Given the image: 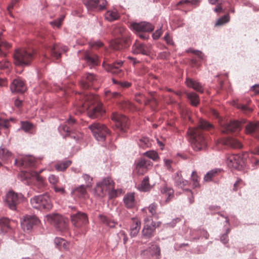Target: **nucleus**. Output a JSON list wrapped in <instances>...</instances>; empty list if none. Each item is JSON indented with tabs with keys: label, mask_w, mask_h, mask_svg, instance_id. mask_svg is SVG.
<instances>
[{
	"label": "nucleus",
	"mask_w": 259,
	"mask_h": 259,
	"mask_svg": "<svg viewBox=\"0 0 259 259\" xmlns=\"http://www.w3.org/2000/svg\"><path fill=\"white\" fill-rule=\"evenodd\" d=\"M152 166V162L148 159L141 158L136 165L135 172L139 176H143L147 172L150 167Z\"/></svg>",
	"instance_id": "ddd939ff"
},
{
	"label": "nucleus",
	"mask_w": 259,
	"mask_h": 259,
	"mask_svg": "<svg viewBox=\"0 0 259 259\" xmlns=\"http://www.w3.org/2000/svg\"><path fill=\"white\" fill-rule=\"evenodd\" d=\"M237 107L246 113L251 112V109L245 105L238 104Z\"/></svg>",
	"instance_id": "69168bd1"
},
{
	"label": "nucleus",
	"mask_w": 259,
	"mask_h": 259,
	"mask_svg": "<svg viewBox=\"0 0 259 259\" xmlns=\"http://www.w3.org/2000/svg\"><path fill=\"white\" fill-rule=\"evenodd\" d=\"M112 119L115 121V125L120 131L125 132L128 127L127 118L122 114L113 113L111 116Z\"/></svg>",
	"instance_id": "f8f14e48"
},
{
	"label": "nucleus",
	"mask_w": 259,
	"mask_h": 259,
	"mask_svg": "<svg viewBox=\"0 0 259 259\" xmlns=\"http://www.w3.org/2000/svg\"><path fill=\"white\" fill-rule=\"evenodd\" d=\"M187 96L192 105L196 106L199 104V99L197 94L194 93H187Z\"/></svg>",
	"instance_id": "a19ab883"
},
{
	"label": "nucleus",
	"mask_w": 259,
	"mask_h": 259,
	"mask_svg": "<svg viewBox=\"0 0 259 259\" xmlns=\"http://www.w3.org/2000/svg\"><path fill=\"white\" fill-rule=\"evenodd\" d=\"M71 164L70 160H66L60 163H58L56 165V168L58 171H64Z\"/></svg>",
	"instance_id": "de8ad7c7"
},
{
	"label": "nucleus",
	"mask_w": 259,
	"mask_h": 259,
	"mask_svg": "<svg viewBox=\"0 0 259 259\" xmlns=\"http://www.w3.org/2000/svg\"><path fill=\"white\" fill-rule=\"evenodd\" d=\"M241 129V123L237 121H230L224 124L222 127V132L226 134L237 133Z\"/></svg>",
	"instance_id": "4be33fe9"
},
{
	"label": "nucleus",
	"mask_w": 259,
	"mask_h": 259,
	"mask_svg": "<svg viewBox=\"0 0 259 259\" xmlns=\"http://www.w3.org/2000/svg\"><path fill=\"white\" fill-rule=\"evenodd\" d=\"M161 192L162 194H165L167 196L166 201H169L171 197L174 196V191L173 189L167 186H164L163 188H162Z\"/></svg>",
	"instance_id": "49530a36"
},
{
	"label": "nucleus",
	"mask_w": 259,
	"mask_h": 259,
	"mask_svg": "<svg viewBox=\"0 0 259 259\" xmlns=\"http://www.w3.org/2000/svg\"><path fill=\"white\" fill-rule=\"evenodd\" d=\"M67 51V47L55 44L53 47L47 48V52L44 55V57L48 59L49 58L48 55H49L52 59L58 60L61 58L62 52H66Z\"/></svg>",
	"instance_id": "9d476101"
},
{
	"label": "nucleus",
	"mask_w": 259,
	"mask_h": 259,
	"mask_svg": "<svg viewBox=\"0 0 259 259\" xmlns=\"http://www.w3.org/2000/svg\"><path fill=\"white\" fill-rule=\"evenodd\" d=\"M15 164L17 165L25 167H33L35 164L34 158L30 156L24 157L20 160L15 159Z\"/></svg>",
	"instance_id": "cd10ccee"
},
{
	"label": "nucleus",
	"mask_w": 259,
	"mask_h": 259,
	"mask_svg": "<svg viewBox=\"0 0 259 259\" xmlns=\"http://www.w3.org/2000/svg\"><path fill=\"white\" fill-rule=\"evenodd\" d=\"M230 21V16L229 14H227L219 18L215 23V26L223 25Z\"/></svg>",
	"instance_id": "603ef678"
},
{
	"label": "nucleus",
	"mask_w": 259,
	"mask_h": 259,
	"mask_svg": "<svg viewBox=\"0 0 259 259\" xmlns=\"http://www.w3.org/2000/svg\"><path fill=\"white\" fill-rule=\"evenodd\" d=\"M119 238H123V243L125 244L127 241V237L125 234V232L124 231H120L119 233L118 234Z\"/></svg>",
	"instance_id": "338daca9"
},
{
	"label": "nucleus",
	"mask_w": 259,
	"mask_h": 259,
	"mask_svg": "<svg viewBox=\"0 0 259 259\" xmlns=\"http://www.w3.org/2000/svg\"><path fill=\"white\" fill-rule=\"evenodd\" d=\"M22 128L26 132H30L33 128V125L32 124L28 121L21 122Z\"/></svg>",
	"instance_id": "6e6d98bb"
},
{
	"label": "nucleus",
	"mask_w": 259,
	"mask_h": 259,
	"mask_svg": "<svg viewBox=\"0 0 259 259\" xmlns=\"http://www.w3.org/2000/svg\"><path fill=\"white\" fill-rule=\"evenodd\" d=\"M160 254L159 247L156 244H152L150 247L143 250L141 255L148 258L152 257L153 259H158Z\"/></svg>",
	"instance_id": "412c9836"
},
{
	"label": "nucleus",
	"mask_w": 259,
	"mask_h": 259,
	"mask_svg": "<svg viewBox=\"0 0 259 259\" xmlns=\"http://www.w3.org/2000/svg\"><path fill=\"white\" fill-rule=\"evenodd\" d=\"M138 189L141 191L147 192L152 188V186L149 183V178L145 177L142 180L141 183L138 186Z\"/></svg>",
	"instance_id": "e433bc0d"
},
{
	"label": "nucleus",
	"mask_w": 259,
	"mask_h": 259,
	"mask_svg": "<svg viewBox=\"0 0 259 259\" xmlns=\"http://www.w3.org/2000/svg\"><path fill=\"white\" fill-rule=\"evenodd\" d=\"M53 188L55 192L56 193H59L61 194H64L66 193V191L64 187H59L57 185H56L55 186H53Z\"/></svg>",
	"instance_id": "0e129e2a"
},
{
	"label": "nucleus",
	"mask_w": 259,
	"mask_h": 259,
	"mask_svg": "<svg viewBox=\"0 0 259 259\" xmlns=\"http://www.w3.org/2000/svg\"><path fill=\"white\" fill-rule=\"evenodd\" d=\"M113 33L116 38L122 39V41L125 43H128L130 41V36L126 29L123 27H116L113 31Z\"/></svg>",
	"instance_id": "393cba45"
},
{
	"label": "nucleus",
	"mask_w": 259,
	"mask_h": 259,
	"mask_svg": "<svg viewBox=\"0 0 259 259\" xmlns=\"http://www.w3.org/2000/svg\"><path fill=\"white\" fill-rule=\"evenodd\" d=\"M114 183L109 178H107L102 180V182L97 184L95 188V193L100 197L105 196L108 191L114 189Z\"/></svg>",
	"instance_id": "0eeeda50"
},
{
	"label": "nucleus",
	"mask_w": 259,
	"mask_h": 259,
	"mask_svg": "<svg viewBox=\"0 0 259 259\" xmlns=\"http://www.w3.org/2000/svg\"><path fill=\"white\" fill-rule=\"evenodd\" d=\"M212 127V125L210 123L201 119L197 127L189 130L188 133L191 136L192 146L195 151L202 150L206 148L207 139L203 131L209 130Z\"/></svg>",
	"instance_id": "f03ea898"
},
{
	"label": "nucleus",
	"mask_w": 259,
	"mask_h": 259,
	"mask_svg": "<svg viewBox=\"0 0 259 259\" xmlns=\"http://www.w3.org/2000/svg\"><path fill=\"white\" fill-rule=\"evenodd\" d=\"M10 89L12 93H23L27 88L24 81L20 78L17 77L13 79L10 84Z\"/></svg>",
	"instance_id": "6ab92c4d"
},
{
	"label": "nucleus",
	"mask_w": 259,
	"mask_h": 259,
	"mask_svg": "<svg viewBox=\"0 0 259 259\" xmlns=\"http://www.w3.org/2000/svg\"><path fill=\"white\" fill-rule=\"evenodd\" d=\"M39 223L38 218L34 215H26L24 217L22 226L24 230H30L32 227Z\"/></svg>",
	"instance_id": "b1692460"
},
{
	"label": "nucleus",
	"mask_w": 259,
	"mask_h": 259,
	"mask_svg": "<svg viewBox=\"0 0 259 259\" xmlns=\"http://www.w3.org/2000/svg\"><path fill=\"white\" fill-rule=\"evenodd\" d=\"M227 164L231 168L240 170L243 167L244 161L241 155L232 154L228 156Z\"/></svg>",
	"instance_id": "9b49d317"
},
{
	"label": "nucleus",
	"mask_w": 259,
	"mask_h": 259,
	"mask_svg": "<svg viewBox=\"0 0 259 259\" xmlns=\"http://www.w3.org/2000/svg\"><path fill=\"white\" fill-rule=\"evenodd\" d=\"M130 28L136 32H151L154 29V26L151 24L146 22H132L130 24Z\"/></svg>",
	"instance_id": "dca6fc26"
},
{
	"label": "nucleus",
	"mask_w": 259,
	"mask_h": 259,
	"mask_svg": "<svg viewBox=\"0 0 259 259\" xmlns=\"http://www.w3.org/2000/svg\"><path fill=\"white\" fill-rule=\"evenodd\" d=\"M47 221L54 225L57 229L61 232L67 229V221L61 215L58 214H52L47 215Z\"/></svg>",
	"instance_id": "423d86ee"
},
{
	"label": "nucleus",
	"mask_w": 259,
	"mask_h": 259,
	"mask_svg": "<svg viewBox=\"0 0 259 259\" xmlns=\"http://www.w3.org/2000/svg\"><path fill=\"white\" fill-rule=\"evenodd\" d=\"M12 154L8 149L1 147L0 148V158L4 161H8L12 157Z\"/></svg>",
	"instance_id": "ea45409f"
},
{
	"label": "nucleus",
	"mask_w": 259,
	"mask_h": 259,
	"mask_svg": "<svg viewBox=\"0 0 259 259\" xmlns=\"http://www.w3.org/2000/svg\"><path fill=\"white\" fill-rule=\"evenodd\" d=\"M151 144L147 138H143L139 140V145L143 148L149 147Z\"/></svg>",
	"instance_id": "5fc2aeb1"
},
{
	"label": "nucleus",
	"mask_w": 259,
	"mask_h": 259,
	"mask_svg": "<svg viewBox=\"0 0 259 259\" xmlns=\"http://www.w3.org/2000/svg\"><path fill=\"white\" fill-rule=\"evenodd\" d=\"M83 3L89 10L99 11L105 9L107 2L106 0H84Z\"/></svg>",
	"instance_id": "4468645a"
},
{
	"label": "nucleus",
	"mask_w": 259,
	"mask_h": 259,
	"mask_svg": "<svg viewBox=\"0 0 259 259\" xmlns=\"http://www.w3.org/2000/svg\"><path fill=\"white\" fill-rule=\"evenodd\" d=\"M123 62L122 61H119L112 64H103V66L104 68L108 71L110 72L112 74H116L119 76L123 75L122 70L120 69V67L122 65Z\"/></svg>",
	"instance_id": "5701e85b"
},
{
	"label": "nucleus",
	"mask_w": 259,
	"mask_h": 259,
	"mask_svg": "<svg viewBox=\"0 0 259 259\" xmlns=\"http://www.w3.org/2000/svg\"><path fill=\"white\" fill-rule=\"evenodd\" d=\"M10 65V62L7 59L2 60L0 61V69H4L5 68H9Z\"/></svg>",
	"instance_id": "e2e57ef3"
},
{
	"label": "nucleus",
	"mask_w": 259,
	"mask_h": 259,
	"mask_svg": "<svg viewBox=\"0 0 259 259\" xmlns=\"http://www.w3.org/2000/svg\"><path fill=\"white\" fill-rule=\"evenodd\" d=\"M42 170L39 172L33 170L31 171L30 174L31 177H33L35 179L36 183V185L40 190H42L46 185L44 179L39 175V173Z\"/></svg>",
	"instance_id": "c756f323"
},
{
	"label": "nucleus",
	"mask_w": 259,
	"mask_h": 259,
	"mask_svg": "<svg viewBox=\"0 0 259 259\" xmlns=\"http://www.w3.org/2000/svg\"><path fill=\"white\" fill-rule=\"evenodd\" d=\"M104 94L107 99H110L111 98H117L120 96V93L116 92H112L109 90L105 91Z\"/></svg>",
	"instance_id": "864d4df0"
},
{
	"label": "nucleus",
	"mask_w": 259,
	"mask_h": 259,
	"mask_svg": "<svg viewBox=\"0 0 259 259\" xmlns=\"http://www.w3.org/2000/svg\"><path fill=\"white\" fill-rule=\"evenodd\" d=\"M10 126V123L9 120L7 119H4L2 118H0V128L4 127L6 129L9 128Z\"/></svg>",
	"instance_id": "680f3d73"
},
{
	"label": "nucleus",
	"mask_w": 259,
	"mask_h": 259,
	"mask_svg": "<svg viewBox=\"0 0 259 259\" xmlns=\"http://www.w3.org/2000/svg\"><path fill=\"white\" fill-rule=\"evenodd\" d=\"M186 83L187 87L191 88L197 92L200 93H202L203 92V89L202 85L199 82L195 80L190 78H187L186 80Z\"/></svg>",
	"instance_id": "f704fd0d"
},
{
	"label": "nucleus",
	"mask_w": 259,
	"mask_h": 259,
	"mask_svg": "<svg viewBox=\"0 0 259 259\" xmlns=\"http://www.w3.org/2000/svg\"><path fill=\"white\" fill-rule=\"evenodd\" d=\"M222 143L224 145L230 146L233 148H241L242 147L241 143L234 138H227L222 140Z\"/></svg>",
	"instance_id": "c9c22d12"
},
{
	"label": "nucleus",
	"mask_w": 259,
	"mask_h": 259,
	"mask_svg": "<svg viewBox=\"0 0 259 259\" xmlns=\"http://www.w3.org/2000/svg\"><path fill=\"white\" fill-rule=\"evenodd\" d=\"M141 228V222L137 218H133L131 221L130 235L131 237L136 236Z\"/></svg>",
	"instance_id": "c85d7f7f"
},
{
	"label": "nucleus",
	"mask_w": 259,
	"mask_h": 259,
	"mask_svg": "<svg viewBox=\"0 0 259 259\" xmlns=\"http://www.w3.org/2000/svg\"><path fill=\"white\" fill-rule=\"evenodd\" d=\"M220 172V170L217 169H214L208 171L204 178V180L205 181H211V179L216 177L219 172Z\"/></svg>",
	"instance_id": "09e8293b"
},
{
	"label": "nucleus",
	"mask_w": 259,
	"mask_h": 259,
	"mask_svg": "<svg viewBox=\"0 0 259 259\" xmlns=\"http://www.w3.org/2000/svg\"><path fill=\"white\" fill-rule=\"evenodd\" d=\"M58 129L62 136L64 137L70 136L71 137H73L74 139L76 138L73 135V134L71 133L70 127L67 124H64L61 125L59 127Z\"/></svg>",
	"instance_id": "58836bf2"
},
{
	"label": "nucleus",
	"mask_w": 259,
	"mask_h": 259,
	"mask_svg": "<svg viewBox=\"0 0 259 259\" xmlns=\"http://www.w3.org/2000/svg\"><path fill=\"white\" fill-rule=\"evenodd\" d=\"M71 222L75 227L80 228L88 223V219L85 213L78 212L71 215Z\"/></svg>",
	"instance_id": "f3484780"
},
{
	"label": "nucleus",
	"mask_w": 259,
	"mask_h": 259,
	"mask_svg": "<svg viewBox=\"0 0 259 259\" xmlns=\"http://www.w3.org/2000/svg\"><path fill=\"white\" fill-rule=\"evenodd\" d=\"M89 128L98 141H104L110 132L109 130L105 124L100 122L93 123L89 126Z\"/></svg>",
	"instance_id": "39448f33"
},
{
	"label": "nucleus",
	"mask_w": 259,
	"mask_h": 259,
	"mask_svg": "<svg viewBox=\"0 0 259 259\" xmlns=\"http://www.w3.org/2000/svg\"><path fill=\"white\" fill-rule=\"evenodd\" d=\"M22 199L23 195L21 194H17L10 191L6 194L5 203L11 209L15 210Z\"/></svg>",
	"instance_id": "1a4fd4ad"
},
{
	"label": "nucleus",
	"mask_w": 259,
	"mask_h": 259,
	"mask_svg": "<svg viewBox=\"0 0 259 259\" xmlns=\"http://www.w3.org/2000/svg\"><path fill=\"white\" fill-rule=\"evenodd\" d=\"M132 52L134 54L149 56L151 53V49L150 46L136 40L132 46Z\"/></svg>",
	"instance_id": "2eb2a0df"
},
{
	"label": "nucleus",
	"mask_w": 259,
	"mask_h": 259,
	"mask_svg": "<svg viewBox=\"0 0 259 259\" xmlns=\"http://www.w3.org/2000/svg\"><path fill=\"white\" fill-rule=\"evenodd\" d=\"M34 52L31 50L18 49L14 55V63L17 65L29 64L34 58Z\"/></svg>",
	"instance_id": "20e7f679"
},
{
	"label": "nucleus",
	"mask_w": 259,
	"mask_h": 259,
	"mask_svg": "<svg viewBox=\"0 0 259 259\" xmlns=\"http://www.w3.org/2000/svg\"><path fill=\"white\" fill-rule=\"evenodd\" d=\"M151 98L146 99V98L142 94H137L135 96L136 101L139 103L144 102L145 105H150L152 107H154L157 105V101L156 98V93H150Z\"/></svg>",
	"instance_id": "a211bd4d"
},
{
	"label": "nucleus",
	"mask_w": 259,
	"mask_h": 259,
	"mask_svg": "<svg viewBox=\"0 0 259 259\" xmlns=\"http://www.w3.org/2000/svg\"><path fill=\"white\" fill-rule=\"evenodd\" d=\"M245 131L256 139H259V122H250L245 126Z\"/></svg>",
	"instance_id": "a878e982"
},
{
	"label": "nucleus",
	"mask_w": 259,
	"mask_h": 259,
	"mask_svg": "<svg viewBox=\"0 0 259 259\" xmlns=\"http://www.w3.org/2000/svg\"><path fill=\"white\" fill-rule=\"evenodd\" d=\"M174 181L175 186L182 189H185V187L188 184V182L182 178L181 172H177L176 174Z\"/></svg>",
	"instance_id": "2f4dec72"
},
{
	"label": "nucleus",
	"mask_w": 259,
	"mask_h": 259,
	"mask_svg": "<svg viewBox=\"0 0 259 259\" xmlns=\"http://www.w3.org/2000/svg\"><path fill=\"white\" fill-rule=\"evenodd\" d=\"M144 155L147 156L148 157L155 161L157 160V159L159 158L157 152L154 151H147L144 153Z\"/></svg>",
	"instance_id": "4d7b16f0"
},
{
	"label": "nucleus",
	"mask_w": 259,
	"mask_h": 259,
	"mask_svg": "<svg viewBox=\"0 0 259 259\" xmlns=\"http://www.w3.org/2000/svg\"><path fill=\"white\" fill-rule=\"evenodd\" d=\"M10 220L6 218L0 219V234L6 233L10 228Z\"/></svg>",
	"instance_id": "4c0bfd02"
},
{
	"label": "nucleus",
	"mask_w": 259,
	"mask_h": 259,
	"mask_svg": "<svg viewBox=\"0 0 259 259\" xmlns=\"http://www.w3.org/2000/svg\"><path fill=\"white\" fill-rule=\"evenodd\" d=\"M199 1L198 0H193L192 1H190L189 0H182L177 4V6L184 4H188L190 3L192 5H197Z\"/></svg>",
	"instance_id": "052dcab7"
},
{
	"label": "nucleus",
	"mask_w": 259,
	"mask_h": 259,
	"mask_svg": "<svg viewBox=\"0 0 259 259\" xmlns=\"http://www.w3.org/2000/svg\"><path fill=\"white\" fill-rule=\"evenodd\" d=\"M83 59L86 61L87 63L93 67L99 64V60L98 56L91 52H85L83 54Z\"/></svg>",
	"instance_id": "bb28decb"
},
{
	"label": "nucleus",
	"mask_w": 259,
	"mask_h": 259,
	"mask_svg": "<svg viewBox=\"0 0 259 259\" xmlns=\"http://www.w3.org/2000/svg\"><path fill=\"white\" fill-rule=\"evenodd\" d=\"M99 81V78L93 73H88L81 80V86L85 89L96 85Z\"/></svg>",
	"instance_id": "aec40b11"
},
{
	"label": "nucleus",
	"mask_w": 259,
	"mask_h": 259,
	"mask_svg": "<svg viewBox=\"0 0 259 259\" xmlns=\"http://www.w3.org/2000/svg\"><path fill=\"white\" fill-rule=\"evenodd\" d=\"M31 206L40 210H50L53 207V204L48 193L34 196L30 199Z\"/></svg>",
	"instance_id": "7ed1b4c3"
},
{
	"label": "nucleus",
	"mask_w": 259,
	"mask_h": 259,
	"mask_svg": "<svg viewBox=\"0 0 259 259\" xmlns=\"http://www.w3.org/2000/svg\"><path fill=\"white\" fill-rule=\"evenodd\" d=\"M128 43H125L122 41V39L116 38L110 42L111 47L115 50H119L123 48H126Z\"/></svg>",
	"instance_id": "72a5a7b5"
},
{
	"label": "nucleus",
	"mask_w": 259,
	"mask_h": 259,
	"mask_svg": "<svg viewBox=\"0 0 259 259\" xmlns=\"http://www.w3.org/2000/svg\"><path fill=\"white\" fill-rule=\"evenodd\" d=\"M112 81L113 83L118 84L120 88L122 89H127L131 87L132 83L127 81H117L113 78Z\"/></svg>",
	"instance_id": "8fccbe9b"
},
{
	"label": "nucleus",
	"mask_w": 259,
	"mask_h": 259,
	"mask_svg": "<svg viewBox=\"0 0 259 259\" xmlns=\"http://www.w3.org/2000/svg\"><path fill=\"white\" fill-rule=\"evenodd\" d=\"M99 218L100 221L104 224L108 226L111 228L114 227L117 223L113 220H111L103 215H100Z\"/></svg>",
	"instance_id": "c03bdc74"
},
{
	"label": "nucleus",
	"mask_w": 259,
	"mask_h": 259,
	"mask_svg": "<svg viewBox=\"0 0 259 259\" xmlns=\"http://www.w3.org/2000/svg\"><path fill=\"white\" fill-rule=\"evenodd\" d=\"M250 90L254 93V95H259V84L253 85Z\"/></svg>",
	"instance_id": "774afa93"
},
{
	"label": "nucleus",
	"mask_w": 259,
	"mask_h": 259,
	"mask_svg": "<svg viewBox=\"0 0 259 259\" xmlns=\"http://www.w3.org/2000/svg\"><path fill=\"white\" fill-rule=\"evenodd\" d=\"M48 180L50 183L53 185V187L57 185L59 182L58 177L54 175H50L48 178Z\"/></svg>",
	"instance_id": "13d9d810"
},
{
	"label": "nucleus",
	"mask_w": 259,
	"mask_h": 259,
	"mask_svg": "<svg viewBox=\"0 0 259 259\" xmlns=\"http://www.w3.org/2000/svg\"><path fill=\"white\" fill-rule=\"evenodd\" d=\"M125 206L128 208L134 207L136 205V200L135 198V194L130 193L126 194L123 199Z\"/></svg>",
	"instance_id": "473e14b6"
},
{
	"label": "nucleus",
	"mask_w": 259,
	"mask_h": 259,
	"mask_svg": "<svg viewBox=\"0 0 259 259\" xmlns=\"http://www.w3.org/2000/svg\"><path fill=\"white\" fill-rule=\"evenodd\" d=\"M54 242L56 246L60 249H67L68 247V243L63 238H56Z\"/></svg>",
	"instance_id": "37998d69"
},
{
	"label": "nucleus",
	"mask_w": 259,
	"mask_h": 259,
	"mask_svg": "<svg viewBox=\"0 0 259 259\" xmlns=\"http://www.w3.org/2000/svg\"><path fill=\"white\" fill-rule=\"evenodd\" d=\"M200 178L197 175L196 171H193L191 175V181L193 188H200V185L199 184Z\"/></svg>",
	"instance_id": "79ce46f5"
},
{
	"label": "nucleus",
	"mask_w": 259,
	"mask_h": 259,
	"mask_svg": "<svg viewBox=\"0 0 259 259\" xmlns=\"http://www.w3.org/2000/svg\"><path fill=\"white\" fill-rule=\"evenodd\" d=\"M82 101L76 104L77 108L80 112L87 110L88 116L92 118L102 117L105 113V110L102 103L98 101L93 95H79Z\"/></svg>",
	"instance_id": "f257e3e1"
},
{
	"label": "nucleus",
	"mask_w": 259,
	"mask_h": 259,
	"mask_svg": "<svg viewBox=\"0 0 259 259\" xmlns=\"http://www.w3.org/2000/svg\"><path fill=\"white\" fill-rule=\"evenodd\" d=\"M82 177L86 183V185L85 186L88 188L92 186L93 178L90 175L87 174L83 175Z\"/></svg>",
	"instance_id": "bf43d9fd"
},
{
	"label": "nucleus",
	"mask_w": 259,
	"mask_h": 259,
	"mask_svg": "<svg viewBox=\"0 0 259 259\" xmlns=\"http://www.w3.org/2000/svg\"><path fill=\"white\" fill-rule=\"evenodd\" d=\"M84 185H81L77 187L72 189L71 194L73 197L77 198H83L87 194V188Z\"/></svg>",
	"instance_id": "7c9ffc66"
},
{
	"label": "nucleus",
	"mask_w": 259,
	"mask_h": 259,
	"mask_svg": "<svg viewBox=\"0 0 259 259\" xmlns=\"http://www.w3.org/2000/svg\"><path fill=\"white\" fill-rule=\"evenodd\" d=\"M156 223L153 221L151 217H147L144 219V227L142 231L143 238L149 239L154 236Z\"/></svg>",
	"instance_id": "6e6552de"
},
{
	"label": "nucleus",
	"mask_w": 259,
	"mask_h": 259,
	"mask_svg": "<svg viewBox=\"0 0 259 259\" xmlns=\"http://www.w3.org/2000/svg\"><path fill=\"white\" fill-rule=\"evenodd\" d=\"M119 18V14L116 11H109L105 14V18L109 21H112Z\"/></svg>",
	"instance_id": "a18cd8bd"
},
{
	"label": "nucleus",
	"mask_w": 259,
	"mask_h": 259,
	"mask_svg": "<svg viewBox=\"0 0 259 259\" xmlns=\"http://www.w3.org/2000/svg\"><path fill=\"white\" fill-rule=\"evenodd\" d=\"M157 208V204L156 203H153L151 204L148 208H145L143 209V211L146 212V210L148 209L149 212L151 213L152 216L156 215V210Z\"/></svg>",
	"instance_id": "3c124183"
}]
</instances>
